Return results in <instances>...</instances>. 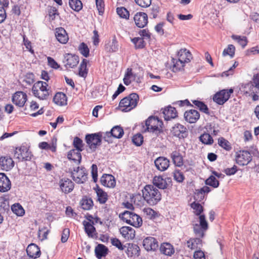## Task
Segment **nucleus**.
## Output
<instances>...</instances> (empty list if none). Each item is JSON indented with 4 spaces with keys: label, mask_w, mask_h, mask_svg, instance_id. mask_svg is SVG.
<instances>
[{
    "label": "nucleus",
    "mask_w": 259,
    "mask_h": 259,
    "mask_svg": "<svg viewBox=\"0 0 259 259\" xmlns=\"http://www.w3.org/2000/svg\"><path fill=\"white\" fill-rule=\"evenodd\" d=\"M0 166L4 170L8 171L14 166V161L8 156H2L0 158Z\"/></svg>",
    "instance_id": "obj_17"
},
{
    "label": "nucleus",
    "mask_w": 259,
    "mask_h": 259,
    "mask_svg": "<svg viewBox=\"0 0 259 259\" xmlns=\"http://www.w3.org/2000/svg\"><path fill=\"white\" fill-rule=\"evenodd\" d=\"M232 37L233 39L236 40L243 47H245L247 43V38L246 36H241L238 35H233Z\"/></svg>",
    "instance_id": "obj_54"
},
{
    "label": "nucleus",
    "mask_w": 259,
    "mask_h": 259,
    "mask_svg": "<svg viewBox=\"0 0 259 259\" xmlns=\"http://www.w3.org/2000/svg\"><path fill=\"white\" fill-rule=\"evenodd\" d=\"M143 212L150 219H154L158 216L157 212L150 207L144 208Z\"/></svg>",
    "instance_id": "obj_47"
},
{
    "label": "nucleus",
    "mask_w": 259,
    "mask_h": 259,
    "mask_svg": "<svg viewBox=\"0 0 259 259\" xmlns=\"http://www.w3.org/2000/svg\"><path fill=\"white\" fill-rule=\"evenodd\" d=\"M96 192L98 197V201L101 204L105 203L108 199L107 194L100 189H98Z\"/></svg>",
    "instance_id": "obj_42"
},
{
    "label": "nucleus",
    "mask_w": 259,
    "mask_h": 259,
    "mask_svg": "<svg viewBox=\"0 0 259 259\" xmlns=\"http://www.w3.org/2000/svg\"><path fill=\"white\" fill-rule=\"evenodd\" d=\"M69 235L70 230L69 229L65 228L63 230L61 236V241L62 243H65L67 241Z\"/></svg>",
    "instance_id": "obj_63"
},
{
    "label": "nucleus",
    "mask_w": 259,
    "mask_h": 259,
    "mask_svg": "<svg viewBox=\"0 0 259 259\" xmlns=\"http://www.w3.org/2000/svg\"><path fill=\"white\" fill-rule=\"evenodd\" d=\"M79 62V57L76 55L72 54H66L65 56V66L68 68H73L75 67Z\"/></svg>",
    "instance_id": "obj_18"
},
{
    "label": "nucleus",
    "mask_w": 259,
    "mask_h": 259,
    "mask_svg": "<svg viewBox=\"0 0 259 259\" xmlns=\"http://www.w3.org/2000/svg\"><path fill=\"white\" fill-rule=\"evenodd\" d=\"M111 241L112 244L119 250H122L126 247V245L122 246L120 241L117 238H112L111 239Z\"/></svg>",
    "instance_id": "obj_60"
},
{
    "label": "nucleus",
    "mask_w": 259,
    "mask_h": 259,
    "mask_svg": "<svg viewBox=\"0 0 259 259\" xmlns=\"http://www.w3.org/2000/svg\"><path fill=\"white\" fill-rule=\"evenodd\" d=\"M126 245V253L128 256H139L140 248L138 245L133 243H127Z\"/></svg>",
    "instance_id": "obj_26"
},
{
    "label": "nucleus",
    "mask_w": 259,
    "mask_h": 259,
    "mask_svg": "<svg viewBox=\"0 0 259 259\" xmlns=\"http://www.w3.org/2000/svg\"><path fill=\"white\" fill-rule=\"evenodd\" d=\"M200 117V114L197 110H189L184 113V118L186 121L190 123H195Z\"/></svg>",
    "instance_id": "obj_16"
},
{
    "label": "nucleus",
    "mask_w": 259,
    "mask_h": 259,
    "mask_svg": "<svg viewBox=\"0 0 259 259\" xmlns=\"http://www.w3.org/2000/svg\"><path fill=\"white\" fill-rule=\"evenodd\" d=\"M93 222H92V224L90 222L87 221H83V225L84 227V230L85 233L88 234L89 237H94L95 234L94 233L96 231V229L93 226Z\"/></svg>",
    "instance_id": "obj_38"
},
{
    "label": "nucleus",
    "mask_w": 259,
    "mask_h": 259,
    "mask_svg": "<svg viewBox=\"0 0 259 259\" xmlns=\"http://www.w3.org/2000/svg\"><path fill=\"white\" fill-rule=\"evenodd\" d=\"M246 88L250 89L251 93H257V90H259V74L254 75L252 83L247 84Z\"/></svg>",
    "instance_id": "obj_33"
},
{
    "label": "nucleus",
    "mask_w": 259,
    "mask_h": 259,
    "mask_svg": "<svg viewBox=\"0 0 259 259\" xmlns=\"http://www.w3.org/2000/svg\"><path fill=\"white\" fill-rule=\"evenodd\" d=\"M178 56L179 61L185 63L190 62L192 58L191 53L186 49H181L178 53Z\"/></svg>",
    "instance_id": "obj_28"
},
{
    "label": "nucleus",
    "mask_w": 259,
    "mask_h": 259,
    "mask_svg": "<svg viewBox=\"0 0 259 259\" xmlns=\"http://www.w3.org/2000/svg\"><path fill=\"white\" fill-rule=\"evenodd\" d=\"M88 61L83 59L80 64L79 68V75L82 77H85L88 74L87 63Z\"/></svg>",
    "instance_id": "obj_39"
},
{
    "label": "nucleus",
    "mask_w": 259,
    "mask_h": 259,
    "mask_svg": "<svg viewBox=\"0 0 259 259\" xmlns=\"http://www.w3.org/2000/svg\"><path fill=\"white\" fill-rule=\"evenodd\" d=\"M235 51V47L232 45H228V48L224 49L223 51V55L224 56L229 55L231 58H232L234 55Z\"/></svg>",
    "instance_id": "obj_55"
},
{
    "label": "nucleus",
    "mask_w": 259,
    "mask_h": 259,
    "mask_svg": "<svg viewBox=\"0 0 259 259\" xmlns=\"http://www.w3.org/2000/svg\"><path fill=\"white\" fill-rule=\"evenodd\" d=\"M143 245L147 251L155 250L158 246L156 239L152 237H148L145 238L143 242Z\"/></svg>",
    "instance_id": "obj_15"
},
{
    "label": "nucleus",
    "mask_w": 259,
    "mask_h": 259,
    "mask_svg": "<svg viewBox=\"0 0 259 259\" xmlns=\"http://www.w3.org/2000/svg\"><path fill=\"white\" fill-rule=\"evenodd\" d=\"M108 249L103 244H99L95 248V252L97 257L100 259L107 254Z\"/></svg>",
    "instance_id": "obj_37"
},
{
    "label": "nucleus",
    "mask_w": 259,
    "mask_h": 259,
    "mask_svg": "<svg viewBox=\"0 0 259 259\" xmlns=\"http://www.w3.org/2000/svg\"><path fill=\"white\" fill-rule=\"evenodd\" d=\"M119 218L123 221L136 228L140 227L143 224L142 218L133 211H124L119 214Z\"/></svg>",
    "instance_id": "obj_5"
},
{
    "label": "nucleus",
    "mask_w": 259,
    "mask_h": 259,
    "mask_svg": "<svg viewBox=\"0 0 259 259\" xmlns=\"http://www.w3.org/2000/svg\"><path fill=\"white\" fill-rule=\"evenodd\" d=\"M251 160V154L247 151H240L236 156V162L240 165H246Z\"/></svg>",
    "instance_id": "obj_11"
},
{
    "label": "nucleus",
    "mask_w": 259,
    "mask_h": 259,
    "mask_svg": "<svg viewBox=\"0 0 259 259\" xmlns=\"http://www.w3.org/2000/svg\"><path fill=\"white\" fill-rule=\"evenodd\" d=\"M34 81V75L33 73H27L23 80V82L27 85H30L32 84Z\"/></svg>",
    "instance_id": "obj_59"
},
{
    "label": "nucleus",
    "mask_w": 259,
    "mask_h": 259,
    "mask_svg": "<svg viewBox=\"0 0 259 259\" xmlns=\"http://www.w3.org/2000/svg\"><path fill=\"white\" fill-rule=\"evenodd\" d=\"M210 191V189L208 186H204L200 189L196 190L194 195V198L196 200L201 201L205 197V194L208 193Z\"/></svg>",
    "instance_id": "obj_31"
},
{
    "label": "nucleus",
    "mask_w": 259,
    "mask_h": 259,
    "mask_svg": "<svg viewBox=\"0 0 259 259\" xmlns=\"http://www.w3.org/2000/svg\"><path fill=\"white\" fill-rule=\"evenodd\" d=\"M136 3L143 8H147L151 4V0H135Z\"/></svg>",
    "instance_id": "obj_61"
},
{
    "label": "nucleus",
    "mask_w": 259,
    "mask_h": 259,
    "mask_svg": "<svg viewBox=\"0 0 259 259\" xmlns=\"http://www.w3.org/2000/svg\"><path fill=\"white\" fill-rule=\"evenodd\" d=\"M55 36L60 43L65 44L67 42L69 37L66 30L62 27L56 29Z\"/></svg>",
    "instance_id": "obj_21"
},
{
    "label": "nucleus",
    "mask_w": 259,
    "mask_h": 259,
    "mask_svg": "<svg viewBox=\"0 0 259 259\" xmlns=\"http://www.w3.org/2000/svg\"><path fill=\"white\" fill-rule=\"evenodd\" d=\"M174 179L178 182L181 183L184 180V176L180 170H175L174 172Z\"/></svg>",
    "instance_id": "obj_58"
},
{
    "label": "nucleus",
    "mask_w": 259,
    "mask_h": 259,
    "mask_svg": "<svg viewBox=\"0 0 259 259\" xmlns=\"http://www.w3.org/2000/svg\"><path fill=\"white\" fill-rule=\"evenodd\" d=\"M54 103L59 106H65L67 103V98L66 95L62 92H58L56 94L53 98Z\"/></svg>",
    "instance_id": "obj_27"
},
{
    "label": "nucleus",
    "mask_w": 259,
    "mask_h": 259,
    "mask_svg": "<svg viewBox=\"0 0 259 259\" xmlns=\"http://www.w3.org/2000/svg\"><path fill=\"white\" fill-rule=\"evenodd\" d=\"M87 172L84 167H77L71 171V176L73 180L77 183L82 184L88 179Z\"/></svg>",
    "instance_id": "obj_9"
},
{
    "label": "nucleus",
    "mask_w": 259,
    "mask_h": 259,
    "mask_svg": "<svg viewBox=\"0 0 259 259\" xmlns=\"http://www.w3.org/2000/svg\"><path fill=\"white\" fill-rule=\"evenodd\" d=\"M162 121L158 118L150 116L145 121V132L155 133L156 134L162 132Z\"/></svg>",
    "instance_id": "obj_7"
},
{
    "label": "nucleus",
    "mask_w": 259,
    "mask_h": 259,
    "mask_svg": "<svg viewBox=\"0 0 259 259\" xmlns=\"http://www.w3.org/2000/svg\"><path fill=\"white\" fill-rule=\"evenodd\" d=\"M139 100V95L132 93L121 99L119 104V108L122 112H128L136 108Z\"/></svg>",
    "instance_id": "obj_3"
},
{
    "label": "nucleus",
    "mask_w": 259,
    "mask_h": 259,
    "mask_svg": "<svg viewBox=\"0 0 259 259\" xmlns=\"http://www.w3.org/2000/svg\"><path fill=\"white\" fill-rule=\"evenodd\" d=\"M173 59V66H172V71L174 72H177L183 69L184 67L185 63L182 61H179L178 59V60H176Z\"/></svg>",
    "instance_id": "obj_52"
},
{
    "label": "nucleus",
    "mask_w": 259,
    "mask_h": 259,
    "mask_svg": "<svg viewBox=\"0 0 259 259\" xmlns=\"http://www.w3.org/2000/svg\"><path fill=\"white\" fill-rule=\"evenodd\" d=\"M132 141L135 145L140 146L143 142V137L141 134H137L134 136Z\"/></svg>",
    "instance_id": "obj_56"
},
{
    "label": "nucleus",
    "mask_w": 259,
    "mask_h": 259,
    "mask_svg": "<svg viewBox=\"0 0 259 259\" xmlns=\"http://www.w3.org/2000/svg\"><path fill=\"white\" fill-rule=\"evenodd\" d=\"M193 257L195 259H205L204 252L200 250L195 251L194 253Z\"/></svg>",
    "instance_id": "obj_64"
},
{
    "label": "nucleus",
    "mask_w": 259,
    "mask_h": 259,
    "mask_svg": "<svg viewBox=\"0 0 259 259\" xmlns=\"http://www.w3.org/2000/svg\"><path fill=\"white\" fill-rule=\"evenodd\" d=\"M48 86V84L46 82L37 81L32 88L33 95L40 100H47L50 95L49 90L47 89Z\"/></svg>",
    "instance_id": "obj_4"
},
{
    "label": "nucleus",
    "mask_w": 259,
    "mask_h": 259,
    "mask_svg": "<svg viewBox=\"0 0 259 259\" xmlns=\"http://www.w3.org/2000/svg\"><path fill=\"white\" fill-rule=\"evenodd\" d=\"M48 64L51 67L57 69L60 67V65L57 63V62L52 57H47Z\"/></svg>",
    "instance_id": "obj_62"
},
{
    "label": "nucleus",
    "mask_w": 259,
    "mask_h": 259,
    "mask_svg": "<svg viewBox=\"0 0 259 259\" xmlns=\"http://www.w3.org/2000/svg\"><path fill=\"white\" fill-rule=\"evenodd\" d=\"M14 156L19 160L23 161L30 160L32 155L26 146H21L16 148Z\"/></svg>",
    "instance_id": "obj_10"
},
{
    "label": "nucleus",
    "mask_w": 259,
    "mask_h": 259,
    "mask_svg": "<svg viewBox=\"0 0 259 259\" xmlns=\"http://www.w3.org/2000/svg\"><path fill=\"white\" fill-rule=\"evenodd\" d=\"M119 45L115 36L105 45V50L108 52H115L118 50Z\"/></svg>",
    "instance_id": "obj_30"
},
{
    "label": "nucleus",
    "mask_w": 259,
    "mask_h": 259,
    "mask_svg": "<svg viewBox=\"0 0 259 259\" xmlns=\"http://www.w3.org/2000/svg\"><path fill=\"white\" fill-rule=\"evenodd\" d=\"M134 19L136 25L139 28L144 27L148 23V16L143 12L137 13Z\"/></svg>",
    "instance_id": "obj_13"
},
{
    "label": "nucleus",
    "mask_w": 259,
    "mask_h": 259,
    "mask_svg": "<svg viewBox=\"0 0 259 259\" xmlns=\"http://www.w3.org/2000/svg\"><path fill=\"white\" fill-rule=\"evenodd\" d=\"M153 186L159 189H164L167 188V184L161 176H155L153 180Z\"/></svg>",
    "instance_id": "obj_36"
},
{
    "label": "nucleus",
    "mask_w": 259,
    "mask_h": 259,
    "mask_svg": "<svg viewBox=\"0 0 259 259\" xmlns=\"http://www.w3.org/2000/svg\"><path fill=\"white\" fill-rule=\"evenodd\" d=\"M78 50L84 57H88L89 56L90 50L85 43L82 42L79 45Z\"/></svg>",
    "instance_id": "obj_51"
},
{
    "label": "nucleus",
    "mask_w": 259,
    "mask_h": 259,
    "mask_svg": "<svg viewBox=\"0 0 259 259\" xmlns=\"http://www.w3.org/2000/svg\"><path fill=\"white\" fill-rule=\"evenodd\" d=\"M81 151L75 149H72L68 153L67 157L75 162L79 163L81 160Z\"/></svg>",
    "instance_id": "obj_32"
},
{
    "label": "nucleus",
    "mask_w": 259,
    "mask_h": 259,
    "mask_svg": "<svg viewBox=\"0 0 259 259\" xmlns=\"http://www.w3.org/2000/svg\"><path fill=\"white\" fill-rule=\"evenodd\" d=\"M69 4L73 10L77 12L82 8V4L80 0H69Z\"/></svg>",
    "instance_id": "obj_43"
},
{
    "label": "nucleus",
    "mask_w": 259,
    "mask_h": 259,
    "mask_svg": "<svg viewBox=\"0 0 259 259\" xmlns=\"http://www.w3.org/2000/svg\"><path fill=\"white\" fill-rule=\"evenodd\" d=\"M218 144L227 151H230L232 148L230 143L223 137L218 139Z\"/></svg>",
    "instance_id": "obj_48"
},
{
    "label": "nucleus",
    "mask_w": 259,
    "mask_h": 259,
    "mask_svg": "<svg viewBox=\"0 0 259 259\" xmlns=\"http://www.w3.org/2000/svg\"><path fill=\"white\" fill-rule=\"evenodd\" d=\"M74 147L76 148L75 150L82 151L83 143L82 140L80 139L79 138L76 137L74 138L73 143Z\"/></svg>",
    "instance_id": "obj_53"
},
{
    "label": "nucleus",
    "mask_w": 259,
    "mask_h": 259,
    "mask_svg": "<svg viewBox=\"0 0 259 259\" xmlns=\"http://www.w3.org/2000/svg\"><path fill=\"white\" fill-rule=\"evenodd\" d=\"M132 41L135 44L136 48H143L144 47V41L142 38L135 37L132 39Z\"/></svg>",
    "instance_id": "obj_57"
},
{
    "label": "nucleus",
    "mask_w": 259,
    "mask_h": 259,
    "mask_svg": "<svg viewBox=\"0 0 259 259\" xmlns=\"http://www.w3.org/2000/svg\"><path fill=\"white\" fill-rule=\"evenodd\" d=\"M164 118L165 120H169L177 116V112L176 108L171 106H168L163 111Z\"/></svg>",
    "instance_id": "obj_29"
},
{
    "label": "nucleus",
    "mask_w": 259,
    "mask_h": 259,
    "mask_svg": "<svg viewBox=\"0 0 259 259\" xmlns=\"http://www.w3.org/2000/svg\"><path fill=\"white\" fill-rule=\"evenodd\" d=\"M11 187V183L9 178L5 174L0 173V192H7Z\"/></svg>",
    "instance_id": "obj_20"
},
{
    "label": "nucleus",
    "mask_w": 259,
    "mask_h": 259,
    "mask_svg": "<svg viewBox=\"0 0 259 259\" xmlns=\"http://www.w3.org/2000/svg\"><path fill=\"white\" fill-rule=\"evenodd\" d=\"M102 133L88 134L85 136V142L89 148V152H95L101 144Z\"/></svg>",
    "instance_id": "obj_6"
},
{
    "label": "nucleus",
    "mask_w": 259,
    "mask_h": 259,
    "mask_svg": "<svg viewBox=\"0 0 259 259\" xmlns=\"http://www.w3.org/2000/svg\"><path fill=\"white\" fill-rule=\"evenodd\" d=\"M100 182L102 185L109 188H113L116 184L114 177L109 174L103 175L101 178Z\"/></svg>",
    "instance_id": "obj_22"
},
{
    "label": "nucleus",
    "mask_w": 259,
    "mask_h": 259,
    "mask_svg": "<svg viewBox=\"0 0 259 259\" xmlns=\"http://www.w3.org/2000/svg\"><path fill=\"white\" fill-rule=\"evenodd\" d=\"M154 163L157 169L161 171H165L169 166V160L164 157L157 158Z\"/></svg>",
    "instance_id": "obj_14"
},
{
    "label": "nucleus",
    "mask_w": 259,
    "mask_h": 259,
    "mask_svg": "<svg viewBox=\"0 0 259 259\" xmlns=\"http://www.w3.org/2000/svg\"><path fill=\"white\" fill-rule=\"evenodd\" d=\"M191 207L194 210V213L198 216L199 224H193V230L195 234L199 237H203L204 233L208 229V223L204 214H201L203 211V207L198 203L194 202L191 204Z\"/></svg>",
    "instance_id": "obj_1"
},
{
    "label": "nucleus",
    "mask_w": 259,
    "mask_h": 259,
    "mask_svg": "<svg viewBox=\"0 0 259 259\" xmlns=\"http://www.w3.org/2000/svg\"><path fill=\"white\" fill-rule=\"evenodd\" d=\"M233 93L232 89H224L217 92L213 96V101L217 104L222 105L230 98Z\"/></svg>",
    "instance_id": "obj_8"
},
{
    "label": "nucleus",
    "mask_w": 259,
    "mask_h": 259,
    "mask_svg": "<svg viewBox=\"0 0 259 259\" xmlns=\"http://www.w3.org/2000/svg\"><path fill=\"white\" fill-rule=\"evenodd\" d=\"M119 231L122 236L126 239H133L135 237V231L131 227L123 226Z\"/></svg>",
    "instance_id": "obj_24"
},
{
    "label": "nucleus",
    "mask_w": 259,
    "mask_h": 259,
    "mask_svg": "<svg viewBox=\"0 0 259 259\" xmlns=\"http://www.w3.org/2000/svg\"><path fill=\"white\" fill-rule=\"evenodd\" d=\"M60 187L64 193L68 194L74 188V183L68 179H63L60 181Z\"/></svg>",
    "instance_id": "obj_19"
},
{
    "label": "nucleus",
    "mask_w": 259,
    "mask_h": 259,
    "mask_svg": "<svg viewBox=\"0 0 259 259\" xmlns=\"http://www.w3.org/2000/svg\"><path fill=\"white\" fill-rule=\"evenodd\" d=\"M27 100L26 94L21 91L16 92L12 97L13 103L19 107H23Z\"/></svg>",
    "instance_id": "obj_12"
},
{
    "label": "nucleus",
    "mask_w": 259,
    "mask_h": 259,
    "mask_svg": "<svg viewBox=\"0 0 259 259\" xmlns=\"http://www.w3.org/2000/svg\"><path fill=\"white\" fill-rule=\"evenodd\" d=\"M143 198L150 205L156 204L161 199L159 190L153 185H147L142 190Z\"/></svg>",
    "instance_id": "obj_2"
},
{
    "label": "nucleus",
    "mask_w": 259,
    "mask_h": 259,
    "mask_svg": "<svg viewBox=\"0 0 259 259\" xmlns=\"http://www.w3.org/2000/svg\"><path fill=\"white\" fill-rule=\"evenodd\" d=\"M171 132L175 136L184 138L186 135L187 129L184 125L178 123L172 127Z\"/></svg>",
    "instance_id": "obj_23"
},
{
    "label": "nucleus",
    "mask_w": 259,
    "mask_h": 259,
    "mask_svg": "<svg viewBox=\"0 0 259 259\" xmlns=\"http://www.w3.org/2000/svg\"><path fill=\"white\" fill-rule=\"evenodd\" d=\"M111 131L112 133V137L115 138L120 139L121 138L123 134V130L120 126H115L111 130Z\"/></svg>",
    "instance_id": "obj_41"
},
{
    "label": "nucleus",
    "mask_w": 259,
    "mask_h": 259,
    "mask_svg": "<svg viewBox=\"0 0 259 259\" xmlns=\"http://www.w3.org/2000/svg\"><path fill=\"white\" fill-rule=\"evenodd\" d=\"M192 103L197 106L200 111L208 114L209 110L207 106L202 102L198 100H193Z\"/></svg>",
    "instance_id": "obj_45"
},
{
    "label": "nucleus",
    "mask_w": 259,
    "mask_h": 259,
    "mask_svg": "<svg viewBox=\"0 0 259 259\" xmlns=\"http://www.w3.org/2000/svg\"><path fill=\"white\" fill-rule=\"evenodd\" d=\"M80 204L82 209L89 210L93 207V202L91 198H83Z\"/></svg>",
    "instance_id": "obj_44"
},
{
    "label": "nucleus",
    "mask_w": 259,
    "mask_h": 259,
    "mask_svg": "<svg viewBox=\"0 0 259 259\" xmlns=\"http://www.w3.org/2000/svg\"><path fill=\"white\" fill-rule=\"evenodd\" d=\"M11 209L17 215L21 216L24 213V209L18 203L13 204L11 207Z\"/></svg>",
    "instance_id": "obj_50"
},
{
    "label": "nucleus",
    "mask_w": 259,
    "mask_h": 259,
    "mask_svg": "<svg viewBox=\"0 0 259 259\" xmlns=\"http://www.w3.org/2000/svg\"><path fill=\"white\" fill-rule=\"evenodd\" d=\"M116 12L119 16L123 19H128L130 16L129 12L124 7H118Z\"/></svg>",
    "instance_id": "obj_46"
},
{
    "label": "nucleus",
    "mask_w": 259,
    "mask_h": 259,
    "mask_svg": "<svg viewBox=\"0 0 259 259\" xmlns=\"http://www.w3.org/2000/svg\"><path fill=\"white\" fill-rule=\"evenodd\" d=\"M26 252L29 257L34 258L39 257L40 254L39 248L34 244L29 245L27 247Z\"/></svg>",
    "instance_id": "obj_25"
},
{
    "label": "nucleus",
    "mask_w": 259,
    "mask_h": 259,
    "mask_svg": "<svg viewBox=\"0 0 259 259\" xmlns=\"http://www.w3.org/2000/svg\"><path fill=\"white\" fill-rule=\"evenodd\" d=\"M161 253L168 256L171 255L175 252L173 246L168 243H164L160 247Z\"/></svg>",
    "instance_id": "obj_35"
},
{
    "label": "nucleus",
    "mask_w": 259,
    "mask_h": 259,
    "mask_svg": "<svg viewBox=\"0 0 259 259\" xmlns=\"http://www.w3.org/2000/svg\"><path fill=\"white\" fill-rule=\"evenodd\" d=\"M170 157L176 166L180 167L183 165V157L179 152L173 151L170 154Z\"/></svg>",
    "instance_id": "obj_34"
},
{
    "label": "nucleus",
    "mask_w": 259,
    "mask_h": 259,
    "mask_svg": "<svg viewBox=\"0 0 259 259\" xmlns=\"http://www.w3.org/2000/svg\"><path fill=\"white\" fill-rule=\"evenodd\" d=\"M205 184L207 185L212 186V187L216 188L219 186V182L218 181L214 176H210L205 181Z\"/></svg>",
    "instance_id": "obj_49"
},
{
    "label": "nucleus",
    "mask_w": 259,
    "mask_h": 259,
    "mask_svg": "<svg viewBox=\"0 0 259 259\" xmlns=\"http://www.w3.org/2000/svg\"><path fill=\"white\" fill-rule=\"evenodd\" d=\"M200 141L205 145H212L213 140L209 133H204L199 137Z\"/></svg>",
    "instance_id": "obj_40"
}]
</instances>
